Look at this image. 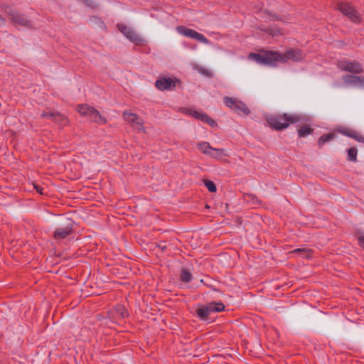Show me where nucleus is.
<instances>
[{
  "label": "nucleus",
  "instance_id": "1",
  "mask_svg": "<svg viewBox=\"0 0 364 364\" xmlns=\"http://www.w3.org/2000/svg\"><path fill=\"white\" fill-rule=\"evenodd\" d=\"M266 120L272 129L281 131L287 129L290 124L300 122L301 117L299 114L283 113L268 115Z\"/></svg>",
  "mask_w": 364,
  "mask_h": 364
},
{
  "label": "nucleus",
  "instance_id": "2",
  "mask_svg": "<svg viewBox=\"0 0 364 364\" xmlns=\"http://www.w3.org/2000/svg\"><path fill=\"white\" fill-rule=\"evenodd\" d=\"M336 66L342 72L353 74H360L363 72L361 63L357 60L351 61L348 59H342L337 62Z\"/></svg>",
  "mask_w": 364,
  "mask_h": 364
},
{
  "label": "nucleus",
  "instance_id": "3",
  "mask_svg": "<svg viewBox=\"0 0 364 364\" xmlns=\"http://www.w3.org/2000/svg\"><path fill=\"white\" fill-rule=\"evenodd\" d=\"M76 110L81 115L89 117L92 121L100 122H102L106 123V119L103 118L100 112L96 110L94 107L89 106L88 105H80L76 107Z\"/></svg>",
  "mask_w": 364,
  "mask_h": 364
},
{
  "label": "nucleus",
  "instance_id": "4",
  "mask_svg": "<svg viewBox=\"0 0 364 364\" xmlns=\"http://www.w3.org/2000/svg\"><path fill=\"white\" fill-rule=\"evenodd\" d=\"M223 101L227 107L240 114L247 115L250 113V110L247 105L237 98L225 97Z\"/></svg>",
  "mask_w": 364,
  "mask_h": 364
},
{
  "label": "nucleus",
  "instance_id": "5",
  "mask_svg": "<svg viewBox=\"0 0 364 364\" xmlns=\"http://www.w3.org/2000/svg\"><path fill=\"white\" fill-rule=\"evenodd\" d=\"M338 9L353 23H360L362 18L358 12L350 4L341 2L338 5Z\"/></svg>",
  "mask_w": 364,
  "mask_h": 364
},
{
  "label": "nucleus",
  "instance_id": "6",
  "mask_svg": "<svg viewBox=\"0 0 364 364\" xmlns=\"http://www.w3.org/2000/svg\"><path fill=\"white\" fill-rule=\"evenodd\" d=\"M181 81L176 77H161L157 79L155 82L156 87L161 90H172L177 85H180Z\"/></svg>",
  "mask_w": 364,
  "mask_h": 364
},
{
  "label": "nucleus",
  "instance_id": "7",
  "mask_svg": "<svg viewBox=\"0 0 364 364\" xmlns=\"http://www.w3.org/2000/svg\"><path fill=\"white\" fill-rule=\"evenodd\" d=\"M176 31H178V33L184 36L196 39L203 43L208 44L209 43L208 39L205 38L204 35L197 32L193 29L188 28L183 26H177Z\"/></svg>",
  "mask_w": 364,
  "mask_h": 364
},
{
  "label": "nucleus",
  "instance_id": "8",
  "mask_svg": "<svg viewBox=\"0 0 364 364\" xmlns=\"http://www.w3.org/2000/svg\"><path fill=\"white\" fill-rule=\"evenodd\" d=\"M123 118L134 129L138 132H145V128L144 127V122L136 114L124 112Z\"/></svg>",
  "mask_w": 364,
  "mask_h": 364
},
{
  "label": "nucleus",
  "instance_id": "9",
  "mask_svg": "<svg viewBox=\"0 0 364 364\" xmlns=\"http://www.w3.org/2000/svg\"><path fill=\"white\" fill-rule=\"evenodd\" d=\"M6 12L9 16L10 21L16 26L30 27L31 23L29 21L26 19L23 14H21L18 11L13 10L11 8L8 9Z\"/></svg>",
  "mask_w": 364,
  "mask_h": 364
},
{
  "label": "nucleus",
  "instance_id": "10",
  "mask_svg": "<svg viewBox=\"0 0 364 364\" xmlns=\"http://www.w3.org/2000/svg\"><path fill=\"white\" fill-rule=\"evenodd\" d=\"M117 29L130 41L139 44L143 39L135 32L134 30L122 23L117 24Z\"/></svg>",
  "mask_w": 364,
  "mask_h": 364
},
{
  "label": "nucleus",
  "instance_id": "11",
  "mask_svg": "<svg viewBox=\"0 0 364 364\" xmlns=\"http://www.w3.org/2000/svg\"><path fill=\"white\" fill-rule=\"evenodd\" d=\"M183 112L193 117L196 119H198L203 122L208 124L211 127H214L216 125L215 122L213 119H211L204 112H202L199 110L192 108H184Z\"/></svg>",
  "mask_w": 364,
  "mask_h": 364
},
{
  "label": "nucleus",
  "instance_id": "12",
  "mask_svg": "<svg viewBox=\"0 0 364 364\" xmlns=\"http://www.w3.org/2000/svg\"><path fill=\"white\" fill-rule=\"evenodd\" d=\"M304 58L302 51L299 49H289L282 54L281 63H287L288 60L300 61Z\"/></svg>",
  "mask_w": 364,
  "mask_h": 364
},
{
  "label": "nucleus",
  "instance_id": "13",
  "mask_svg": "<svg viewBox=\"0 0 364 364\" xmlns=\"http://www.w3.org/2000/svg\"><path fill=\"white\" fill-rule=\"evenodd\" d=\"M264 65H275L281 63L282 53L272 50H263Z\"/></svg>",
  "mask_w": 364,
  "mask_h": 364
},
{
  "label": "nucleus",
  "instance_id": "14",
  "mask_svg": "<svg viewBox=\"0 0 364 364\" xmlns=\"http://www.w3.org/2000/svg\"><path fill=\"white\" fill-rule=\"evenodd\" d=\"M338 132L345 136L354 139L358 142L364 144V136L353 129L341 127L338 129Z\"/></svg>",
  "mask_w": 364,
  "mask_h": 364
},
{
  "label": "nucleus",
  "instance_id": "15",
  "mask_svg": "<svg viewBox=\"0 0 364 364\" xmlns=\"http://www.w3.org/2000/svg\"><path fill=\"white\" fill-rule=\"evenodd\" d=\"M73 232V227L68 225L64 228H58L53 233V237L56 240H60L66 238Z\"/></svg>",
  "mask_w": 364,
  "mask_h": 364
},
{
  "label": "nucleus",
  "instance_id": "16",
  "mask_svg": "<svg viewBox=\"0 0 364 364\" xmlns=\"http://www.w3.org/2000/svg\"><path fill=\"white\" fill-rule=\"evenodd\" d=\"M291 254H298L299 257L304 259H310L313 257V251L308 248H298L291 251Z\"/></svg>",
  "mask_w": 364,
  "mask_h": 364
},
{
  "label": "nucleus",
  "instance_id": "17",
  "mask_svg": "<svg viewBox=\"0 0 364 364\" xmlns=\"http://www.w3.org/2000/svg\"><path fill=\"white\" fill-rule=\"evenodd\" d=\"M53 120L60 127L68 126L70 122L68 118L60 112H56L55 114V116H54V118Z\"/></svg>",
  "mask_w": 364,
  "mask_h": 364
},
{
  "label": "nucleus",
  "instance_id": "18",
  "mask_svg": "<svg viewBox=\"0 0 364 364\" xmlns=\"http://www.w3.org/2000/svg\"><path fill=\"white\" fill-rule=\"evenodd\" d=\"M209 156H211L212 158L220 160L223 156H228V154L226 150L224 149H216V148L212 147V150H211Z\"/></svg>",
  "mask_w": 364,
  "mask_h": 364
},
{
  "label": "nucleus",
  "instance_id": "19",
  "mask_svg": "<svg viewBox=\"0 0 364 364\" xmlns=\"http://www.w3.org/2000/svg\"><path fill=\"white\" fill-rule=\"evenodd\" d=\"M212 313L211 312V307H209V306H203L201 308H199L196 311V314L198 317H200L203 320H205L208 317V316Z\"/></svg>",
  "mask_w": 364,
  "mask_h": 364
},
{
  "label": "nucleus",
  "instance_id": "20",
  "mask_svg": "<svg viewBox=\"0 0 364 364\" xmlns=\"http://www.w3.org/2000/svg\"><path fill=\"white\" fill-rule=\"evenodd\" d=\"M343 80L348 85H352L354 86L358 85V82L360 80V75H344L343 77Z\"/></svg>",
  "mask_w": 364,
  "mask_h": 364
},
{
  "label": "nucleus",
  "instance_id": "21",
  "mask_svg": "<svg viewBox=\"0 0 364 364\" xmlns=\"http://www.w3.org/2000/svg\"><path fill=\"white\" fill-rule=\"evenodd\" d=\"M314 129L308 124L301 126L298 130L299 137H305L313 132Z\"/></svg>",
  "mask_w": 364,
  "mask_h": 364
},
{
  "label": "nucleus",
  "instance_id": "22",
  "mask_svg": "<svg viewBox=\"0 0 364 364\" xmlns=\"http://www.w3.org/2000/svg\"><path fill=\"white\" fill-rule=\"evenodd\" d=\"M198 149L205 154L210 155L212 150V146L208 142H201L198 144Z\"/></svg>",
  "mask_w": 364,
  "mask_h": 364
},
{
  "label": "nucleus",
  "instance_id": "23",
  "mask_svg": "<svg viewBox=\"0 0 364 364\" xmlns=\"http://www.w3.org/2000/svg\"><path fill=\"white\" fill-rule=\"evenodd\" d=\"M248 58L251 60L256 61L259 64L264 65V58H263V50L261 51L260 53H251L249 54Z\"/></svg>",
  "mask_w": 364,
  "mask_h": 364
},
{
  "label": "nucleus",
  "instance_id": "24",
  "mask_svg": "<svg viewBox=\"0 0 364 364\" xmlns=\"http://www.w3.org/2000/svg\"><path fill=\"white\" fill-rule=\"evenodd\" d=\"M335 138V134L332 133H328L322 135L318 141V144L320 146H322L325 143Z\"/></svg>",
  "mask_w": 364,
  "mask_h": 364
},
{
  "label": "nucleus",
  "instance_id": "25",
  "mask_svg": "<svg viewBox=\"0 0 364 364\" xmlns=\"http://www.w3.org/2000/svg\"><path fill=\"white\" fill-rule=\"evenodd\" d=\"M347 153H348V161H354V162L357 161V154H358L357 149H355L354 147H351L348 149Z\"/></svg>",
  "mask_w": 364,
  "mask_h": 364
},
{
  "label": "nucleus",
  "instance_id": "26",
  "mask_svg": "<svg viewBox=\"0 0 364 364\" xmlns=\"http://www.w3.org/2000/svg\"><path fill=\"white\" fill-rule=\"evenodd\" d=\"M116 313L121 318L127 317L129 315V313H128L127 310L126 309V308L121 305H117L116 306Z\"/></svg>",
  "mask_w": 364,
  "mask_h": 364
},
{
  "label": "nucleus",
  "instance_id": "27",
  "mask_svg": "<svg viewBox=\"0 0 364 364\" xmlns=\"http://www.w3.org/2000/svg\"><path fill=\"white\" fill-rule=\"evenodd\" d=\"M208 306L211 307V312H220L225 309V306L222 303H211Z\"/></svg>",
  "mask_w": 364,
  "mask_h": 364
},
{
  "label": "nucleus",
  "instance_id": "28",
  "mask_svg": "<svg viewBox=\"0 0 364 364\" xmlns=\"http://www.w3.org/2000/svg\"><path fill=\"white\" fill-rule=\"evenodd\" d=\"M181 280L184 282H189L192 279V275L188 269H183L181 274Z\"/></svg>",
  "mask_w": 364,
  "mask_h": 364
},
{
  "label": "nucleus",
  "instance_id": "29",
  "mask_svg": "<svg viewBox=\"0 0 364 364\" xmlns=\"http://www.w3.org/2000/svg\"><path fill=\"white\" fill-rule=\"evenodd\" d=\"M204 184L210 192L215 193L217 191L216 186L212 181L205 180Z\"/></svg>",
  "mask_w": 364,
  "mask_h": 364
},
{
  "label": "nucleus",
  "instance_id": "30",
  "mask_svg": "<svg viewBox=\"0 0 364 364\" xmlns=\"http://www.w3.org/2000/svg\"><path fill=\"white\" fill-rule=\"evenodd\" d=\"M55 113L56 112H43L41 114V117L43 118H49L50 119H53Z\"/></svg>",
  "mask_w": 364,
  "mask_h": 364
},
{
  "label": "nucleus",
  "instance_id": "31",
  "mask_svg": "<svg viewBox=\"0 0 364 364\" xmlns=\"http://www.w3.org/2000/svg\"><path fill=\"white\" fill-rule=\"evenodd\" d=\"M33 188L36 189V191L40 193L41 195H43V188L41 187V186L39 185H37V184H33Z\"/></svg>",
  "mask_w": 364,
  "mask_h": 364
},
{
  "label": "nucleus",
  "instance_id": "32",
  "mask_svg": "<svg viewBox=\"0 0 364 364\" xmlns=\"http://www.w3.org/2000/svg\"><path fill=\"white\" fill-rule=\"evenodd\" d=\"M358 241L359 246L364 250V236H360Z\"/></svg>",
  "mask_w": 364,
  "mask_h": 364
},
{
  "label": "nucleus",
  "instance_id": "33",
  "mask_svg": "<svg viewBox=\"0 0 364 364\" xmlns=\"http://www.w3.org/2000/svg\"><path fill=\"white\" fill-rule=\"evenodd\" d=\"M267 14L269 16V20H272V21L279 20V17L275 14H271L270 13H267Z\"/></svg>",
  "mask_w": 364,
  "mask_h": 364
},
{
  "label": "nucleus",
  "instance_id": "34",
  "mask_svg": "<svg viewBox=\"0 0 364 364\" xmlns=\"http://www.w3.org/2000/svg\"><path fill=\"white\" fill-rule=\"evenodd\" d=\"M358 87H364V76L360 75Z\"/></svg>",
  "mask_w": 364,
  "mask_h": 364
},
{
  "label": "nucleus",
  "instance_id": "35",
  "mask_svg": "<svg viewBox=\"0 0 364 364\" xmlns=\"http://www.w3.org/2000/svg\"><path fill=\"white\" fill-rule=\"evenodd\" d=\"M202 73L207 75L208 76L211 75V73L208 70H203Z\"/></svg>",
  "mask_w": 364,
  "mask_h": 364
},
{
  "label": "nucleus",
  "instance_id": "36",
  "mask_svg": "<svg viewBox=\"0 0 364 364\" xmlns=\"http://www.w3.org/2000/svg\"><path fill=\"white\" fill-rule=\"evenodd\" d=\"M4 22H5L4 18L1 16H0V23L3 24V23H4Z\"/></svg>",
  "mask_w": 364,
  "mask_h": 364
},
{
  "label": "nucleus",
  "instance_id": "37",
  "mask_svg": "<svg viewBox=\"0 0 364 364\" xmlns=\"http://www.w3.org/2000/svg\"><path fill=\"white\" fill-rule=\"evenodd\" d=\"M279 34H282L279 31H275L274 33H272L273 36H277V35H279Z\"/></svg>",
  "mask_w": 364,
  "mask_h": 364
}]
</instances>
